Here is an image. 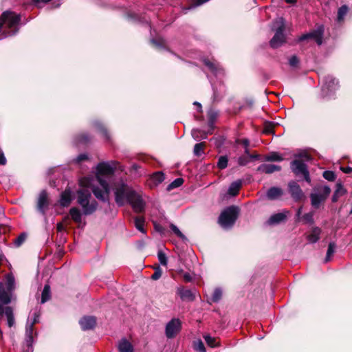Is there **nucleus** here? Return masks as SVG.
<instances>
[{"instance_id": "f257e3e1", "label": "nucleus", "mask_w": 352, "mask_h": 352, "mask_svg": "<svg viewBox=\"0 0 352 352\" xmlns=\"http://www.w3.org/2000/svg\"><path fill=\"white\" fill-rule=\"evenodd\" d=\"M118 170L125 172V168L118 161L102 162L97 164L95 176H88L80 179V188L77 190V203L81 206L85 215L94 213L98 207L97 202L92 199L89 188L99 200L107 201L109 199L110 187L104 177L112 175Z\"/></svg>"}, {"instance_id": "f03ea898", "label": "nucleus", "mask_w": 352, "mask_h": 352, "mask_svg": "<svg viewBox=\"0 0 352 352\" xmlns=\"http://www.w3.org/2000/svg\"><path fill=\"white\" fill-rule=\"evenodd\" d=\"M21 16L12 11H6L0 17V40L14 35L19 30L18 25Z\"/></svg>"}, {"instance_id": "7ed1b4c3", "label": "nucleus", "mask_w": 352, "mask_h": 352, "mask_svg": "<svg viewBox=\"0 0 352 352\" xmlns=\"http://www.w3.org/2000/svg\"><path fill=\"white\" fill-rule=\"evenodd\" d=\"M10 302V296L5 292L3 283H0V316L5 315L8 326L12 327L15 324L13 310L12 307L7 306Z\"/></svg>"}, {"instance_id": "20e7f679", "label": "nucleus", "mask_w": 352, "mask_h": 352, "mask_svg": "<svg viewBox=\"0 0 352 352\" xmlns=\"http://www.w3.org/2000/svg\"><path fill=\"white\" fill-rule=\"evenodd\" d=\"M272 30L275 32V34L270 40V45L272 48H278L286 41V37L284 34L285 24L283 18L279 17L274 20L272 23Z\"/></svg>"}, {"instance_id": "39448f33", "label": "nucleus", "mask_w": 352, "mask_h": 352, "mask_svg": "<svg viewBox=\"0 0 352 352\" xmlns=\"http://www.w3.org/2000/svg\"><path fill=\"white\" fill-rule=\"evenodd\" d=\"M239 212L238 207L234 206L228 207L221 213L218 220L219 223L224 229L230 228L234 225Z\"/></svg>"}, {"instance_id": "423d86ee", "label": "nucleus", "mask_w": 352, "mask_h": 352, "mask_svg": "<svg viewBox=\"0 0 352 352\" xmlns=\"http://www.w3.org/2000/svg\"><path fill=\"white\" fill-rule=\"evenodd\" d=\"M126 184L121 182L116 185L114 188L115 199L118 206H123L129 201V197L133 192Z\"/></svg>"}, {"instance_id": "0eeeda50", "label": "nucleus", "mask_w": 352, "mask_h": 352, "mask_svg": "<svg viewBox=\"0 0 352 352\" xmlns=\"http://www.w3.org/2000/svg\"><path fill=\"white\" fill-rule=\"evenodd\" d=\"M314 192L310 195L311 203L313 207L318 208L320 204L323 202L331 192L329 186H319L316 188Z\"/></svg>"}, {"instance_id": "6e6552de", "label": "nucleus", "mask_w": 352, "mask_h": 352, "mask_svg": "<svg viewBox=\"0 0 352 352\" xmlns=\"http://www.w3.org/2000/svg\"><path fill=\"white\" fill-rule=\"evenodd\" d=\"M338 87L339 82L338 80L332 76L328 75L322 79V94L324 97H330Z\"/></svg>"}, {"instance_id": "1a4fd4ad", "label": "nucleus", "mask_w": 352, "mask_h": 352, "mask_svg": "<svg viewBox=\"0 0 352 352\" xmlns=\"http://www.w3.org/2000/svg\"><path fill=\"white\" fill-rule=\"evenodd\" d=\"M40 311H36L33 314V318L28 320L25 328V344L30 347L33 343V331L34 324L38 322Z\"/></svg>"}, {"instance_id": "9d476101", "label": "nucleus", "mask_w": 352, "mask_h": 352, "mask_svg": "<svg viewBox=\"0 0 352 352\" xmlns=\"http://www.w3.org/2000/svg\"><path fill=\"white\" fill-rule=\"evenodd\" d=\"M182 330V321L179 318H172L166 325L165 335L168 339L175 338Z\"/></svg>"}, {"instance_id": "9b49d317", "label": "nucleus", "mask_w": 352, "mask_h": 352, "mask_svg": "<svg viewBox=\"0 0 352 352\" xmlns=\"http://www.w3.org/2000/svg\"><path fill=\"white\" fill-rule=\"evenodd\" d=\"M323 34L324 27L322 25H320L316 30H314L309 33L305 34L300 36L298 41L313 40L320 45L322 43Z\"/></svg>"}, {"instance_id": "f8f14e48", "label": "nucleus", "mask_w": 352, "mask_h": 352, "mask_svg": "<svg viewBox=\"0 0 352 352\" xmlns=\"http://www.w3.org/2000/svg\"><path fill=\"white\" fill-rule=\"evenodd\" d=\"M291 168L296 175H302L307 182H311L309 171L304 162L298 160H294L291 162Z\"/></svg>"}, {"instance_id": "ddd939ff", "label": "nucleus", "mask_w": 352, "mask_h": 352, "mask_svg": "<svg viewBox=\"0 0 352 352\" xmlns=\"http://www.w3.org/2000/svg\"><path fill=\"white\" fill-rule=\"evenodd\" d=\"M243 166L248 162L258 160L259 155L256 152H251L250 147H254L255 145H250V142L243 139Z\"/></svg>"}, {"instance_id": "4468645a", "label": "nucleus", "mask_w": 352, "mask_h": 352, "mask_svg": "<svg viewBox=\"0 0 352 352\" xmlns=\"http://www.w3.org/2000/svg\"><path fill=\"white\" fill-rule=\"evenodd\" d=\"M133 209L135 212H142L144 210L145 203L142 197L135 191H133L131 197H129V201Z\"/></svg>"}, {"instance_id": "2eb2a0df", "label": "nucleus", "mask_w": 352, "mask_h": 352, "mask_svg": "<svg viewBox=\"0 0 352 352\" xmlns=\"http://www.w3.org/2000/svg\"><path fill=\"white\" fill-rule=\"evenodd\" d=\"M205 65L208 68L212 74L217 78H221L224 75V70L217 60H210L205 59L204 60Z\"/></svg>"}, {"instance_id": "dca6fc26", "label": "nucleus", "mask_w": 352, "mask_h": 352, "mask_svg": "<svg viewBox=\"0 0 352 352\" xmlns=\"http://www.w3.org/2000/svg\"><path fill=\"white\" fill-rule=\"evenodd\" d=\"M288 187L289 192L295 201L300 200L304 197V194L300 186L296 182H290L288 184Z\"/></svg>"}, {"instance_id": "f3484780", "label": "nucleus", "mask_w": 352, "mask_h": 352, "mask_svg": "<svg viewBox=\"0 0 352 352\" xmlns=\"http://www.w3.org/2000/svg\"><path fill=\"white\" fill-rule=\"evenodd\" d=\"M289 214V212L287 210H284L283 212L274 214L270 217L267 223L270 225L278 224L285 221L287 219Z\"/></svg>"}, {"instance_id": "a211bd4d", "label": "nucleus", "mask_w": 352, "mask_h": 352, "mask_svg": "<svg viewBox=\"0 0 352 352\" xmlns=\"http://www.w3.org/2000/svg\"><path fill=\"white\" fill-rule=\"evenodd\" d=\"M5 280V283H3L4 290L10 296V298H12V292L15 289L14 277L12 274H8L6 275Z\"/></svg>"}, {"instance_id": "6ab92c4d", "label": "nucleus", "mask_w": 352, "mask_h": 352, "mask_svg": "<svg viewBox=\"0 0 352 352\" xmlns=\"http://www.w3.org/2000/svg\"><path fill=\"white\" fill-rule=\"evenodd\" d=\"M164 179V175L162 172H156L148 179L147 184L151 188H152L161 184Z\"/></svg>"}, {"instance_id": "aec40b11", "label": "nucleus", "mask_w": 352, "mask_h": 352, "mask_svg": "<svg viewBox=\"0 0 352 352\" xmlns=\"http://www.w3.org/2000/svg\"><path fill=\"white\" fill-rule=\"evenodd\" d=\"M79 323L83 330H89L95 327L96 319L94 316H85L80 320Z\"/></svg>"}, {"instance_id": "412c9836", "label": "nucleus", "mask_w": 352, "mask_h": 352, "mask_svg": "<svg viewBox=\"0 0 352 352\" xmlns=\"http://www.w3.org/2000/svg\"><path fill=\"white\" fill-rule=\"evenodd\" d=\"M177 294L179 295L181 299L185 301H193L195 298V292L184 289V287L178 288Z\"/></svg>"}, {"instance_id": "4be33fe9", "label": "nucleus", "mask_w": 352, "mask_h": 352, "mask_svg": "<svg viewBox=\"0 0 352 352\" xmlns=\"http://www.w3.org/2000/svg\"><path fill=\"white\" fill-rule=\"evenodd\" d=\"M258 170L262 173L270 174L280 170V166L272 164H263L258 166Z\"/></svg>"}, {"instance_id": "5701e85b", "label": "nucleus", "mask_w": 352, "mask_h": 352, "mask_svg": "<svg viewBox=\"0 0 352 352\" xmlns=\"http://www.w3.org/2000/svg\"><path fill=\"white\" fill-rule=\"evenodd\" d=\"M283 195V191L280 188L272 187L267 191V197L270 200L278 199Z\"/></svg>"}, {"instance_id": "b1692460", "label": "nucleus", "mask_w": 352, "mask_h": 352, "mask_svg": "<svg viewBox=\"0 0 352 352\" xmlns=\"http://www.w3.org/2000/svg\"><path fill=\"white\" fill-rule=\"evenodd\" d=\"M47 206V193H46V192L43 191L39 195V197L38 199V204H37V208H38V210L44 214Z\"/></svg>"}, {"instance_id": "393cba45", "label": "nucleus", "mask_w": 352, "mask_h": 352, "mask_svg": "<svg viewBox=\"0 0 352 352\" xmlns=\"http://www.w3.org/2000/svg\"><path fill=\"white\" fill-rule=\"evenodd\" d=\"M72 201V191L69 189H65L60 195L59 204L61 206H69Z\"/></svg>"}, {"instance_id": "a878e982", "label": "nucleus", "mask_w": 352, "mask_h": 352, "mask_svg": "<svg viewBox=\"0 0 352 352\" xmlns=\"http://www.w3.org/2000/svg\"><path fill=\"white\" fill-rule=\"evenodd\" d=\"M119 352H133V348L131 342L126 338H122L118 344Z\"/></svg>"}, {"instance_id": "bb28decb", "label": "nucleus", "mask_w": 352, "mask_h": 352, "mask_svg": "<svg viewBox=\"0 0 352 352\" xmlns=\"http://www.w3.org/2000/svg\"><path fill=\"white\" fill-rule=\"evenodd\" d=\"M241 186H242V180L241 179H238V180L232 182L228 188V194L231 197H234V196L236 195L237 193L239 192Z\"/></svg>"}, {"instance_id": "cd10ccee", "label": "nucleus", "mask_w": 352, "mask_h": 352, "mask_svg": "<svg viewBox=\"0 0 352 352\" xmlns=\"http://www.w3.org/2000/svg\"><path fill=\"white\" fill-rule=\"evenodd\" d=\"M321 232L322 230L320 228H313L311 232L307 236V240L312 243H316L320 239Z\"/></svg>"}, {"instance_id": "c85d7f7f", "label": "nucleus", "mask_w": 352, "mask_h": 352, "mask_svg": "<svg viewBox=\"0 0 352 352\" xmlns=\"http://www.w3.org/2000/svg\"><path fill=\"white\" fill-rule=\"evenodd\" d=\"M208 133H211V131H210L208 133H206L204 131L197 129H192L191 131L192 137L197 141L206 139Z\"/></svg>"}, {"instance_id": "c756f323", "label": "nucleus", "mask_w": 352, "mask_h": 352, "mask_svg": "<svg viewBox=\"0 0 352 352\" xmlns=\"http://www.w3.org/2000/svg\"><path fill=\"white\" fill-rule=\"evenodd\" d=\"M218 116L219 112L214 109H210L208 111V125L211 130L214 129V124Z\"/></svg>"}, {"instance_id": "7c9ffc66", "label": "nucleus", "mask_w": 352, "mask_h": 352, "mask_svg": "<svg viewBox=\"0 0 352 352\" xmlns=\"http://www.w3.org/2000/svg\"><path fill=\"white\" fill-rule=\"evenodd\" d=\"M222 294L221 289L215 288L211 296L207 300L208 302L210 304L218 302L221 299Z\"/></svg>"}, {"instance_id": "2f4dec72", "label": "nucleus", "mask_w": 352, "mask_h": 352, "mask_svg": "<svg viewBox=\"0 0 352 352\" xmlns=\"http://www.w3.org/2000/svg\"><path fill=\"white\" fill-rule=\"evenodd\" d=\"M69 214L72 219L76 223L81 222L82 214L80 210L77 208H72L69 210Z\"/></svg>"}, {"instance_id": "473e14b6", "label": "nucleus", "mask_w": 352, "mask_h": 352, "mask_svg": "<svg viewBox=\"0 0 352 352\" xmlns=\"http://www.w3.org/2000/svg\"><path fill=\"white\" fill-rule=\"evenodd\" d=\"M336 245L334 242L329 243L328 250L327 252V255L324 261V263H327L331 260V256L336 252Z\"/></svg>"}, {"instance_id": "72a5a7b5", "label": "nucleus", "mask_w": 352, "mask_h": 352, "mask_svg": "<svg viewBox=\"0 0 352 352\" xmlns=\"http://www.w3.org/2000/svg\"><path fill=\"white\" fill-rule=\"evenodd\" d=\"M50 287L49 285H45L41 294V303H45L50 299Z\"/></svg>"}, {"instance_id": "f704fd0d", "label": "nucleus", "mask_w": 352, "mask_h": 352, "mask_svg": "<svg viewBox=\"0 0 352 352\" xmlns=\"http://www.w3.org/2000/svg\"><path fill=\"white\" fill-rule=\"evenodd\" d=\"M345 192V190L342 186L341 184H337L336 186V190L334 192L333 197H332V201L336 202L341 195H344Z\"/></svg>"}, {"instance_id": "c9c22d12", "label": "nucleus", "mask_w": 352, "mask_h": 352, "mask_svg": "<svg viewBox=\"0 0 352 352\" xmlns=\"http://www.w3.org/2000/svg\"><path fill=\"white\" fill-rule=\"evenodd\" d=\"M135 228L141 232L145 233V230L144 229V218L142 217H138L135 219Z\"/></svg>"}, {"instance_id": "e433bc0d", "label": "nucleus", "mask_w": 352, "mask_h": 352, "mask_svg": "<svg viewBox=\"0 0 352 352\" xmlns=\"http://www.w3.org/2000/svg\"><path fill=\"white\" fill-rule=\"evenodd\" d=\"M254 101L251 98H247L243 101V111H252L254 110Z\"/></svg>"}, {"instance_id": "4c0bfd02", "label": "nucleus", "mask_w": 352, "mask_h": 352, "mask_svg": "<svg viewBox=\"0 0 352 352\" xmlns=\"http://www.w3.org/2000/svg\"><path fill=\"white\" fill-rule=\"evenodd\" d=\"M348 12V7L345 5L341 6L338 11L337 20L338 22L343 21L344 16Z\"/></svg>"}, {"instance_id": "58836bf2", "label": "nucleus", "mask_w": 352, "mask_h": 352, "mask_svg": "<svg viewBox=\"0 0 352 352\" xmlns=\"http://www.w3.org/2000/svg\"><path fill=\"white\" fill-rule=\"evenodd\" d=\"M204 338L206 342L207 343V344L209 346L214 348V347L218 346L219 341L216 338H212L209 335H206V336H204Z\"/></svg>"}, {"instance_id": "ea45409f", "label": "nucleus", "mask_w": 352, "mask_h": 352, "mask_svg": "<svg viewBox=\"0 0 352 352\" xmlns=\"http://www.w3.org/2000/svg\"><path fill=\"white\" fill-rule=\"evenodd\" d=\"M204 142L197 143L195 145L193 153L196 156H201L204 153Z\"/></svg>"}, {"instance_id": "a19ab883", "label": "nucleus", "mask_w": 352, "mask_h": 352, "mask_svg": "<svg viewBox=\"0 0 352 352\" xmlns=\"http://www.w3.org/2000/svg\"><path fill=\"white\" fill-rule=\"evenodd\" d=\"M170 228L171 230L174 232V234L177 235L179 238H180L183 241L187 240L185 235L179 230V229L175 225L171 223L170 225Z\"/></svg>"}, {"instance_id": "79ce46f5", "label": "nucleus", "mask_w": 352, "mask_h": 352, "mask_svg": "<svg viewBox=\"0 0 352 352\" xmlns=\"http://www.w3.org/2000/svg\"><path fill=\"white\" fill-rule=\"evenodd\" d=\"M95 127L100 133H101L104 138H105L106 139L109 138L107 131L105 129V128L102 126L101 123L96 122Z\"/></svg>"}, {"instance_id": "37998d69", "label": "nucleus", "mask_w": 352, "mask_h": 352, "mask_svg": "<svg viewBox=\"0 0 352 352\" xmlns=\"http://www.w3.org/2000/svg\"><path fill=\"white\" fill-rule=\"evenodd\" d=\"M194 349L198 352H206L205 346L201 340H197L194 342Z\"/></svg>"}, {"instance_id": "c03bdc74", "label": "nucleus", "mask_w": 352, "mask_h": 352, "mask_svg": "<svg viewBox=\"0 0 352 352\" xmlns=\"http://www.w3.org/2000/svg\"><path fill=\"white\" fill-rule=\"evenodd\" d=\"M228 158L226 156H221L217 162V166L220 169H224L228 166Z\"/></svg>"}, {"instance_id": "a18cd8bd", "label": "nucleus", "mask_w": 352, "mask_h": 352, "mask_svg": "<svg viewBox=\"0 0 352 352\" xmlns=\"http://www.w3.org/2000/svg\"><path fill=\"white\" fill-rule=\"evenodd\" d=\"M184 179L182 178H177L173 182H171L168 186V190H171L182 185Z\"/></svg>"}, {"instance_id": "49530a36", "label": "nucleus", "mask_w": 352, "mask_h": 352, "mask_svg": "<svg viewBox=\"0 0 352 352\" xmlns=\"http://www.w3.org/2000/svg\"><path fill=\"white\" fill-rule=\"evenodd\" d=\"M302 220L305 223H314V212H310L305 214L302 217Z\"/></svg>"}, {"instance_id": "de8ad7c7", "label": "nucleus", "mask_w": 352, "mask_h": 352, "mask_svg": "<svg viewBox=\"0 0 352 352\" xmlns=\"http://www.w3.org/2000/svg\"><path fill=\"white\" fill-rule=\"evenodd\" d=\"M266 160L267 161H272V162H274V161L279 162V161L283 160V157L277 153H272L266 157Z\"/></svg>"}, {"instance_id": "09e8293b", "label": "nucleus", "mask_w": 352, "mask_h": 352, "mask_svg": "<svg viewBox=\"0 0 352 352\" xmlns=\"http://www.w3.org/2000/svg\"><path fill=\"white\" fill-rule=\"evenodd\" d=\"M139 168H140V166L138 165H137L135 164H133L129 169L130 174L134 177H140L141 175V174L139 173V172H138Z\"/></svg>"}, {"instance_id": "8fccbe9b", "label": "nucleus", "mask_w": 352, "mask_h": 352, "mask_svg": "<svg viewBox=\"0 0 352 352\" xmlns=\"http://www.w3.org/2000/svg\"><path fill=\"white\" fill-rule=\"evenodd\" d=\"M157 257L161 265L164 266L167 265L168 261L165 253L162 251H159L157 253Z\"/></svg>"}, {"instance_id": "3c124183", "label": "nucleus", "mask_w": 352, "mask_h": 352, "mask_svg": "<svg viewBox=\"0 0 352 352\" xmlns=\"http://www.w3.org/2000/svg\"><path fill=\"white\" fill-rule=\"evenodd\" d=\"M323 177L329 181H333L336 179L335 173L330 170H325L323 173Z\"/></svg>"}, {"instance_id": "603ef678", "label": "nucleus", "mask_w": 352, "mask_h": 352, "mask_svg": "<svg viewBox=\"0 0 352 352\" xmlns=\"http://www.w3.org/2000/svg\"><path fill=\"white\" fill-rule=\"evenodd\" d=\"M25 239L26 234L24 233L21 234L14 241L16 246H20L25 241Z\"/></svg>"}, {"instance_id": "864d4df0", "label": "nucleus", "mask_w": 352, "mask_h": 352, "mask_svg": "<svg viewBox=\"0 0 352 352\" xmlns=\"http://www.w3.org/2000/svg\"><path fill=\"white\" fill-rule=\"evenodd\" d=\"M88 155L85 153L80 154L74 160L76 164H80L82 161L88 160Z\"/></svg>"}, {"instance_id": "5fc2aeb1", "label": "nucleus", "mask_w": 352, "mask_h": 352, "mask_svg": "<svg viewBox=\"0 0 352 352\" xmlns=\"http://www.w3.org/2000/svg\"><path fill=\"white\" fill-rule=\"evenodd\" d=\"M298 58H297L296 56H292L289 59V64L290 65V66L292 67H296L298 64Z\"/></svg>"}, {"instance_id": "6e6d98bb", "label": "nucleus", "mask_w": 352, "mask_h": 352, "mask_svg": "<svg viewBox=\"0 0 352 352\" xmlns=\"http://www.w3.org/2000/svg\"><path fill=\"white\" fill-rule=\"evenodd\" d=\"M78 140H77L78 142H80V143H86L87 142L89 141V137L87 134H80L78 137Z\"/></svg>"}, {"instance_id": "4d7b16f0", "label": "nucleus", "mask_w": 352, "mask_h": 352, "mask_svg": "<svg viewBox=\"0 0 352 352\" xmlns=\"http://www.w3.org/2000/svg\"><path fill=\"white\" fill-rule=\"evenodd\" d=\"M162 276V272L160 270H156L153 275L151 276V278L153 280H157L159 279Z\"/></svg>"}, {"instance_id": "13d9d810", "label": "nucleus", "mask_w": 352, "mask_h": 352, "mask_svg": "<svg viewBox=\"0 0 352 352\" xmlns=\"http://www.w3.org/2000/svg\"><path fill=\"white\" fill-rule=\"evenodd\" d=\"M183 278L186 282H190L192 280V276L188 272L184 274Z\"/></svg>"}, {"instance_id": "bf43d9fd", "label": "nucleus", "mask_w": 352, "mask_h": 352, "mask_svg": "<svg viewBox=\"0 0 352 352\" xmlns=\"http://www.w3.org/2000/svg\"><path fill=\"white\" fill-rule=\"evenodd\" d=\"M51 0H32V1L36 5V6L38 7H40L39 6V3H47L50 1Z\"/></svg>"}, {"instance_id": "052dcab7", "label": "nucleus", "mask_w": 352, "mask_h": 352, "mask_svg": "<svg viewBox=\"0 0 352 352\" xmlns=\"http://www.w3.org/2000/svg\"><path fill=\"white\" fill-rule=\"evenodd\" d=\"M342 170L345 173H352V168L349 166L346 168H342Z\"/></svg>"}, {"instance_id": "680f3d73", "label": "nucleus", "mask_w": 352, "mask_h": 352, "mask_svg": "<svg viewBox=\"0 0 352 352\" xmlns=\"http://www.w3.org/2000/svg\"><path fill=\"white\" fill-rule=\"evenodd\" d=\"M65 230V228L62 223H58L57 224V230L58 232H63Z\"/></svg>"}, {"instance_id": "e2e57ef3", "label": "nucleus", "mask_w": 352, "mask_h": 352, "mask_svg": "<svg viewBox=\"0 0 352 352\" xmlns=\"http://www.w3.org/2000/svg\"><path fill=\"white\" fill-rule=\"evenodd\" d=\"M302 207H300V208H299L298 209V210H297V212H296V217H297L298 221L300 219V217L301 213H302Z\"/></svg>"}, {"instance_id": "0e129e2a", "label": "nucleus", "mask_w": 352, "mask_h": 352, "mask_svg": "<svg viewBox=\"0 0 352 352\" xmlns=\"http://www.w3.org/2000/svg\"><path fill=\"white\" fill-rule=\"evenodd\" d=\"M300 157L305 158L307 161L310 160V156L307 153H303L300 155Z\"/></svg>"}, {"instance_id": "69168bd1", "label": "nucleus", "mask_w": 352, "mask_h": 352, "mask_svg": "<svg viewBox=\"0 0 352 352\" xmlns=\"http://www.w3.org/2000/svg\"><path fill=\"white\" fill-rule=\"evenodd\" d=\"M193 104H194V105L197 106V107H198V110H199V111H201V108H202V107H201V104L199 102H195L193 103Z\"/></svg>"}, {"instance_id": "338daca9", "label": "nucleus", "mask_w": 352, "mask_h": 352, "mask_svg": "<svg viewBox=\"0 0 352 352\" xmlns=\"http://www.w3.org/2000/svg\"><path fill=\"white\" fill-rule=\"evenodd\" d=\"M272 132V129L270 127L266 126L264 129V133H270Z\"/></svg>"}, {"instance_id": "774afa93", "label": "nucleus", "mask_w": 352, "mask_h": 352, "mask_svg": "<svg viewBox=\"0 0 352 352\" xmlns=\"http://www.w3.org/2000/svg\"><path fill=\"white\" fill-rule=\"evenodd\" d=\"M288 3H296V0H285Z\"/></svg>"}]
</instances>
